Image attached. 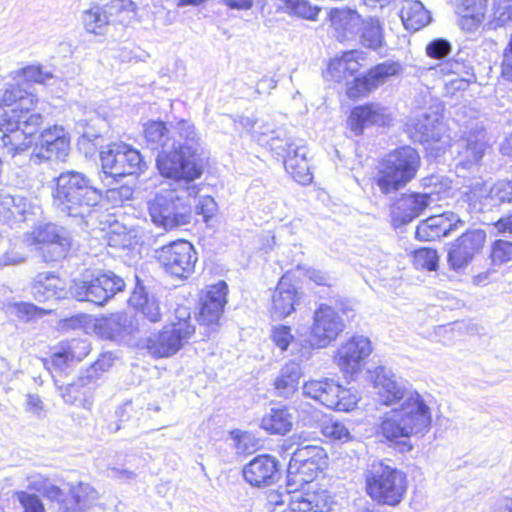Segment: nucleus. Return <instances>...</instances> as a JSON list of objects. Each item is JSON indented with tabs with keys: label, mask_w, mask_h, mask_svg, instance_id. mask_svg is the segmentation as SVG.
I'll return each mask as SVG.
<instances>
[{
	"label": "nucleus",
	"mask_w": 512,
	"mask_h": 512,
	"mask_svg": "<svg viewBox=\"0 0 512 512\" xmlns=\"http://www.w3.org/2000/svg\"><path fill=\"white\" fill-rule=\"evenodd\" d=\"M378 401L392 406L400 401L399 409L385 413L379 425V434L391 443H402L411 436L428 432L432 415L430 408L417 391L408 390L396 375L385 367H377L372 375Z\"/></svg>",
	"instance_id": "f257e3e1"
},
{
	"label": "nucleus",
	"mask_w": 512,
	"mask_h": 512,
	"mask_svg": "<svg viewBox=\"0 0 512 512\" xmlns=\"http://www.w3.org/2000/svg\"><path fill=\"white\" fill-rule=\"evenodd\" d=\"M144 137L147 145L158 151L156 165L162 176L186 182L201 176L196 159L201 137L191 122L181 120L168 127L162 121H151L145 125Z\"/></svg>",
	"instance_id": "f03ea898"
},
{
	"label": "nucleus",
	"mask_w": 512,
	"mask_h": 512,
	"mask_svg": "<svg viewBox=\"0 0 512 512\" xmlns=\"http://www.w3.org/2000/svg\"><path fill=\"white\" fill-rule=\"evenodd\" d=\"M38 97L19 85L8 87L0 99V145L12 157L28 149L43 124V116L34 112Z\"/></svg>",
	"instance_id": "7ed1b4c3"
},
{
	"label": "nucleus",
	"mask_w": 512,
	"mask_h": 512,
	"mask_svg": "<svg viewBox=\"0 0 512 512\" xmlns=\"http://www.w3.org/2000/svg\"><path fill=\"white\" fill-rule=\"evenodd\" d=\"M54 182L53 205L67 216L84 217L102 198L101 191L82 172L64 171L55 178Z\"/></svg>",
	"instance_id": "20e7f679"
},
{
	"label": "nucleus",
	"mask_w": 512,
	"mask_h": 512,
	"mask_svg": "<svg viewBox=\"0 0 512 512\" xmlns=\"http://www.w3.org/2000/svg\"><path fill=\"white\" fill-rule=\"evenodd\" d=\"M199 189L196 185H187L181 190H165L148 202L151 221L165 230L184 226L190 222L192 199Z\"/></svg>",
	"instance_id": "39448f33"
},
{
	"label": "nucleus",
	"mask_w": 512,
	"mask_h": 512,
	"mask_svg": "<svg viewBox=\"0 0 512 512\" xmlns=\"http://www.w3.org/2000/svg\"><path fill=\"white\" fill-rule=\"evenodd\" d=\"M420 166L418 152L403 146L389 152L380 163L376 184L384 194L395 192L409 183Z\"/></svg>",
	"instance_id": "423d86ee"
},
{
	"label": "nucleus",
	"mask_w": 512,
	"mask_h": 512,
	"mask_svg": "<svg viewBox=\"0 0 512 512\" xmlns=\"http://www.w3.org/2000/svg\"><path fill=\"white\" fill-rule=\"evenodd\" d=\"M367 495L379 504L397 506L407 491L406 475L395 467L374 462L365 472Z\"/></svg>",
	"instance_id": "0eeeda50"
},
{
	"label": "nucleus",
	"mask_w": 512,
	"mask_h": 512,
	"mask_svg": "<svg viewBox=\"0 0 512 512\" xmlns=\"http://www.w3.org/2000/svg\"><path fill=\"white\" fill-rule=\"evenodd\" d=\"M124 287L123 278L112 271L86 270L73 280L70 293L79 301L103 305Z\"/></svg>",
	"instance_id": "6e6552de"
},
{
	"label": "nucleus",
	"mask_w": 512,
	"mask_h": 512,
	"mask_svg": "<svg viewBox=\"0 0 512 512\" xmlns=\"http://www.w3.org/2000/svg\"><path fill=\"white\" fill-rule=\"evenodd\" d=\"M271 150L283 159L287 173L301 185H308L312 182L313 175L310 171L307 159L308 149L303 139L287 136L285 132L279 131L269 141Z\"/></svg>",
	"instance_id": "1a4fd4ad"
},
{
	"label": "nucleus",
	"mask_w": 512,
	"mask_h": 512,
	"mask_svg": "<svg viewBox=\"0 0 512 512\" xmlns=\"http://www.w3.org/2000/svg\"><path fill=\"white\" fill-rule=\"evenodd\" d=\"M163 271L176 279H188L195 272L198 260L194 246L186 240L172 241L154 251Z\"/></svg>",
	"instance_id": "9d476101"
},
{
	"label": "nucleus",
	"mask_w": 512,
	"mask_h": 512,
	"mask_svg": "<svg viewBox=\"0 0 512 512\" xmlns=\"http://www.w3.org/2000/svg\"><path fill=\"white\" fill-rule=\"evenodd\" d=\"M195 326L189 319L164 326L157 334L145 341L148 353L154 358H167L175 355L194 334Z\"/></svg>",
	"instance_id": "9b49d317"
},
{
	"label": "nucleus",
	"mask_w": 512,
	"mask_h": 512,
	"mask_svg": "<svg viewBox=\"0 0 512 512\" xmlns=\"http://www.w3.org/2000/svg\"><path fill=\"white\" fill-rule=\"evenodd\" d=\"M303 394L337 411H350L356 406L358 401L355 394L331 378L305 382Z\"/></svg>",
	"instance_id": "f8f14e48"
},
{
	"label": "nucleus",
	"mask_w": 512,
	"mask_h": 512,
	"mask_svg": "<svg viewBox=\"0 0 512 512\" xmlns=\"http://www.w3.org/2000/svg\"><path fill=\"white\" fill-rule=\"evenodd\" d=\"M103 172L112 177L137 174L146 164L140 152L125 143H114L100 153Z\"/></svg>",
	"instance_id": "ddd939ff"
},
{
	"label": "nucleus",
	"mask_w": 512,
	"mask_h": 512,
	"mask_svg": "<svg viewBox=\"0 0 512 512\" xmlns=\"http://www.w3.org/2000/svg\"><path fill=\"white\" fill-rule=\"evenodd\" d=\"M22 242L28 247L40 245L52 248V253H44L45 261H57L66 256L71 247V237L69 232L52 223H46L36 227L31 233L23 235Z\"/></svg>",
	"instance_id": "4468645a"
},
{
	"label": "nucleus",
	"mask_w": 512,
	"mask_h": 512,
	"mask_svg": "<svg viewBox=\"0 0 512 512\" xmlns=\"http://www.w3.org/2000/svg\"><path fill=\"white\" fill-rule=\"evenodd\" d=\"M309 345L314 349L326 348L343 332L345 324L338 312L327 304H320L313 313Z\"/></svg>",
	"instance_id": "2eb2a0df"
},
{
	"label": "nucleus",
	"mask_w": 512,
	"mask_h": 512,
	"mask_svg": "<svg viewBox=\"0 0 512 512\" xmlns=\"http://www.w3.org/2000/svg\"><path fill=\"white\" fill-rule=\"evenodd\" d=\"M70 151V138L59 125L44 129L36 143L31 161L40 164L43 160L65 161Z\"/></svg>",
	"instance_id": "dca6fc26"
},
{
	"label": "nucleus",
	"mask_w": 512,
	"mask_h": 512,
	"mask_svg": "<svg viewBox=\"0 0 512 512\" xmlns=\"http://www.w3.org/2000/svg\"><path fill=\"white\" fill-rule=\"evenodd\" d=\"M486 241V232L482 229H470L462 233L449 246L447 261L454 271L466 268L476 254L480 253Z\"/></svg>",
	"instance_id": "f3484780"
},
{
	"label": "nucleus",
	"mask_w": 512,
	"mask_h": 512,
	"mask_svg": "<svg viewBox=\"0 0 512 512\" xmlns=\"http://www.w3.org/2000/svg\"><path fill=\"white\" fill-rule=\"evenodd\" d=\"M438 192L433 188L424 193L402 194L392 205L393 225L399 227L419 217L431 203L437 200L434 195Z\"/></svg>",
	"instance_id": "a211bd4d"
},
{
	"label": "nucleus",
	"mask_w": 512,
	"mask_h": 512,
	"mask_svg": "<svg viewBox=\"0 0 512 512\" xmlns=\"http://www.w3.org/2000/svg\"><path fill=\"white\" fill-rule=\"evenodd\" d=\"M371 352L372 346L368 337L353 336L338 348L336 361L345 374L353 375L361 370Z\"/></svg>",
	"instance_id": "6ab92c4d"
},
{
	"label": "nucleus",
	"mask_w": 512,
	"mask_h": 512,
	"mask_svg": "<svg viewBox=\"0 0 512 512\" xmlns=\"http://www.w3.org/2000/svg\"><path fill=\"white\" fill-rule=\"evenodd\" d=\"M279 461L269 454L258 455L242 469L244 480L251 486L261 488L275 484L280 478Z\"/></svg>",
	"instance_id": "aec40b11"
},
{
	"label": "nucleus",
	"mask_w": 512,
	"mask_h": 512,
	"mask_svg": "<svg viewBox=\"0 0 512 512\" xmlns=\"http://www.w3.org/2000/svg\"><path fill=\"white\" fill-rule=\"evenodd\" d=\"M468 198L471 205L479 211L501 203H512V181H498L491 187L477 182L468 194Z\"/></svg>",
	"instance_id": "412c9836"
},
{
	"label": "nucleus",
	"mask_w": 512,
	"mask_h": 512,
	"mask_svg": "<svg viewBox=\"0 0 512 512\" xmlns=\"http://www.w3.org/2000/svg\"><path fill=\"white\" fill-rule=\"evenodd\" d=\"M465 222L453 212L430 216L422 220L416 228V238L421 241H433L464 226Z\"/></svg>",
	"instance_id": "4be33fe9"
},
{
	"label": "nucleus",
	"mask_w": 512,
	"mask_h": 512,
	"mask_svg": "<svg viewBox=\"0 0 512 512\" xmlns=\"http://www.w3.org/2000/svg\"><path fill=\"white\" fill-rule=\"evenodd\" d=\"M40 213L41 208L25 197L0 193V221L12 226Z\"/></svg>",
	"instance_id": "5701e85b"
},
{
	"label": "nucleus",
	"mask_w": 512,
	"mask_h": 512,
	"mask_svg": "<svg viewBox=\"0 0 512 512\" xmlns=\"http://www.w3.org/2000/svg\"><path fill=\"white\" fill-rule=\"evenodd\" d=\"M269 338L281 352L288 351L300 361L309 360L312 356V346L309 345L307 338L295 337L288 325H272Z\"/></svg>",
	"instance_id": "b1692460"
},
{
	"label": "nucleus",
	"mask_w": 512,
	"mask_h": 512,
	"mask_svg": "<svg viewBox=\"0 0 512 512\" xmlns=\"http://www.w3.org/2000/svg\"><path fill=\"white\" fill-rule=\"evenodd\" d=\"M457 167L470 169L482 160L487 148L483 131L469 133L455 143Z\"/></svg>",
	"instance_id": "393cba45"
},
{
	"label": "nucleus",
	"mask_w": 512,
	"mask_h": 512,
	"mask_svg": "<svg viewBox=\"0 0 512 512\" xmlns=\"http://www.w3.org/2000/svg\"><path fill=\"white\" fill-rule=\"evenodd\" d=\"M124 0H102L100 5H94L83 12L82 21L87 32L102 35L110 18L122 10Z\"/></svg>",
	"instance_id": "a878e982"
},
{
	"label": "nucleus",
	"mask_w": 512,
	"mask_h": 512,
	"mask_svg": "<svg viewBox=\"0 0 512 512\" xmlns=\"http://www.w3.org/2000/svg\"><path fill=\"white\" fill-rule=\"evenodd\" d=\"M299 299L296 287L286 277H282L272 294V317L279 320L288 317L295 311Z\"/></svg>",
	"instance_id": "bb28decb"
},
{
	"label": "nucleus",
	"mask_w": 512,
	"mask_h": 512,
	"mask_svg": "<svg viewBox=\"0 0 512 512\" xmlns=\"http://www.w3.org/2000/svg\"><path fill=\"white\" fill-rule=\"evenodd\" d=\"M390 120L388 110L376 103L355 107L349 117L351 130L356 134H362L365 127L371 125H385Z\"/></svg>",
	"instance_id": "cd10ccee"
},
{
	"label": "nucleus",
	"mask_w": 512,
	"mask_h": 512,
	"mask_svg": "<svg viewBox=\"0 0 512 512\" xmlns=\"http://www.w3.org/2000/svg\"><path fill=\"white\" fill-rule=\"evenodd\" d=\"M488 0H456L455 12L460 28L467 32L476 31L484 22Z\"/></svg>",
	"instance_id": "c85d7f7f"
},
{
	"label": "nucleus",
	"mask_w": 512,
	"mask_h": 512,
	"mask_svg": "<svg viewBox=\"0 0 512 512\" xmlns=\"http://www.w3.org/2000/svg\"><path fill=\"white\" fill-rule=\"evenodd\" d=\"M365 60L366 53L361 50L346 51L330 61L326 77L341 82L358 72Z\"/></svg>",
	"instance_id": "c756f323"
},
{
	"label": "nucleus",
	"mask_w": 512,
	"mask_h": 512,
	"mask_svg": "<svg viewBox=\"0 0 512 512\" xmlns=\"http://www.w3.org/2000/svg\"><path fill=\"white\" fill-rule=\"evenodd\" d=\"M333 504L332 497L326 490L318 492L293 493L288 509L285 512H328Z\"/></svg>",
	"instance_id": "7c9ffc66"
},
{
	"label": "nucleus",
	"mask_w": 512,
	"mask_h": 512,
	"mask_svg": "<svg viewBox=\"0 0 512 512\" xmlns=\"http://www.w3.org/2000/svg\"><path fill=\"white\" fill-rule=\"evenodd\" d=\"M32 295L39 302L60 299L65 295L64 283L53 273H39L33 281Z\"/></svg>",
	"instance_id": "2f4dec72"
},
{
	"label": "nucleus",
	"mask_w": 512,
	"mask_h": 512,
	"mask_svg": "<svg viewBox=\"0 0 512 512\" xmlns=\"http://www.w3.org/2000/svg\"><path fill=\"white\" fill-rule=\"evenodd\" d=\"M414 130L421 142L440 141L445 133L442 116L437 112H424L414 121Z\"/></svg>",
	"instance_id": "473e14b6"
},
{
	"label": "nucleus",
	"mask_w": 512,
	"mask_h": 512,
	"mask_svg": "<svg viewBox=\"0 0 512 512\" xmlns=\"http://www.w3.org/2000/svg\"><path fill=\"white\" fill-rule=\"evenodd\" d=\"M400 18L407 30L418 31L431 21L430 12L418 0H404L401 4Z\"/></svg>",
	"instance_id": "72a5a7b5"
},
{
	"label": "nucleus",
	"mask_w": 512,
	"mask_h": 512,
	"mask_svg": "<svg viewBox=\"0 0 512 512\" xmlns=\"http://www.w3.org/2000/svg\"><path fill=\"white\" fill-rule=\"evenodd\" d=\"M302 370L296 361L287 362L279 371L274 381V387L277 394L288 398L297 390Z\"/></svg>",
	"instance_id": "f704fd0d"
},
{
	"label": "nucleus",
	"mask_w": 512,
	"mask_h": 512,
	"mask_svg": "<svg viewBox=\"0 0 512 512\" xmlns=\"http://www.w3.org/2000/svg\"><path fill=\"white\" fill-rule=\"evenodd\" d=\"M70 495L71 497L59 507V512H82L97 498L96 490L86 483L73 486L70 489Z\"/></svg>",
	"instance_id": "c9c22d12"
},
{
	"label": "nucleus",
	"mask_w": 512,
	"mask_h": 512,
	"mask_svg": "<svg viewBox=\"0 0 512 512\" xmlns=\"http://www.w3.org/2000/svg\"><path fill=\"white\" fill-rule=\"evenodd\" d=\"M293 419L287 407H272L263 416L261 427L271 434L285 435L292 429Z\"/></svg>",
	"instance_id": "e433bc0d"
},
{
	"label": "nucleus",
	"mask_w": 512,
	"mask_h": 512,
	"mask_svg": "<svg viewBox=\"0 0 512 512\" xmlns=\"http://www.w3.org/2000/svg\"><path fill=\"white\" fill-rule=\"evenodd\" d=\"M320 471L319 462H303L297 463L295 466L293 462H289L287 469V486L294 487L295 490L302 487L304 484L310 483L314 480Z\"/></svg>",
	"instance_id": "4c0bfd02"
},
{
	"label": "nucleus",
	"mask_w": 512,
	"mask_h": 512,
	"mask_svg": "<svg viewBox=\"0 0 512 512\" xmlns=\"http://www.w3.org/2000/svg\"><path fill=\"white\" fill-rule=\"evenodd\" d=\"M357 34H359L360 43L366 48L377 51L384 45L383 28L377 18L364 19Z\"/></svg>",
	"instance_id": "58836bf2"
},
{
	"label": "nucleus",
	"mask_w": 512,
	"mask_h": 512,
	"mask_svg": "<svg viewBox=\"0 0 512 512\" xmlns=\"http://www.w3.org/2000/svg\"><path fill=\"white\" fill-rule=\"evenodd\" d=\"M330 20L335 29L344 31L345 36L357 33L364 19L352 9H332Z\"/></svg>",
	"instance_id": "ea45409f"
},
{
	"label": "nucleus",
	"mask_w": 512,
	"mask_h": 512,
	"mask_svg": "<svg viewBox=\"0 0 512 512\" xmlns=\"http://www.w3.org/2000/svg\"><path fill=\"white\" fill-rule=\"evenodd\" d=\"M438 70L444 76L469 77L470 80H476L472 62L467 59L465 52H458L454 58L441 63Z\"/></svg>",
	"instance_id": "a19ab883"
},
{
	"label": "nucleus",
	"mask_w": 512,
	"mask_h": 512,
	"mask_svg": "<svg viewBox=\"0 0 512 512\" xmlns=\"http://www.w3.org/2000/svg\"><path fill=\"white\" fill-rule=\"evenodd\" d=\"M129 303L136 310H139L150 322H157L161 319L158 301L153 296L149 297L142 288L132 293Z\"/></svg>",
	"instance_id": "79ce46f5"
},
{
	"label": "nucleus",
	"mask_w": 512,
	"mask_h": 512,
	"mask_svg": "<svg viewBox=\"0 0 512 512\" xmlns=\"http://www.w3.org/2000/svg\"><path fill=\"white\" fill-rule=\"evenodd\" d=\"M103 336L109 339H117L133 331L131 321L126 314H114L105 319L101 324Z\"/></svg>",
	"instance_id": "37998d69"
},
{
	"label": "nucleus",
	"mask_w": 512,
	"mask_h": 512,
	"mask_svg": "<svg viewBox=\"0 0 512 512\" xmlns=\"http://www.w3.org/2000/svg\"><path fill=\"white\" fill-rule=\"evenodd\" d=\"M279 9L283 12L306 20H316L320 8L308 0H279Z\"/></svg>",
	"instance_id": "c03bdc74"
},
{
	"label": "nucleus",
	"mask_w": 512,
	"mask_h": 512,
	"mask_svg": "<svg viewBox=\"0 0 512 512\" xmlns=\"http://www.w3.org/2000/svg\"><path fill=\"white\" fill-rule=\"evenodd\" d=\"M401 71V65L396 61H385L371 68L368 73V79L375 89L384 84L390 77L397 75Z\"/></svg>",
	"instance_id": "a18cd8bd"
},
{
	"label": "nucleus",
	"mask_w": 512,
	"mask_h": 512,
	"mask_svg": "<svg viewBox=\"0 0 512 512\" xmlns=\"http://www.w3.org/2000/svg\"><path fill=\"white\" fill-rule=\"evenodd\" d=\"M321 432L325 437L341 443L348 442L352 438L349 430L343 423L331 419L321 424Z\"/></svg>",
	"instance_id": "49530a36"
},
{
	"label": "nucleus",
	"mask_w": 512,
	"mask_h": 512,
	"mask_svg": "<svg viewBox=\"0 0 512 512\" xmlns=\"http://www.w3.org/2000/svg\"><path fill=\"white\" fill-rule=\"evenodd\" d=\"M325 456L326 454L322 447L317 445H305L295 450L289 462H293L295 466L297 463L310 461L319 462Z\"/></svg>",
	"instance_id": "de8ad7c7"
},
{
	"label": "nucleus",
	"mask_w": 512,
	"mask_h": 512,
	"mask_svg": "<svg viewBox=\"0 0 512 512\" xmlns=\"http://www.w3.org/2000/svg\"><path fill=\"white\" fill-rule=\"evenodd\" d=\"M238 454H251L259 448V439L249 432L234 431L231 433Z\"/></svg>",
	"instance_id": "09e8293b"
},
{
	"label": "nucleus",
	"mask_w": 512,
	"mask_h": 512,
	"mask_svg": "<svg viewBox=\"0 0 512 512\" xmlns=\"http://www.w3.org/2000/svg\"><path fill=\"white\" fill-rule=\"evenodd\" d=\"M413 262L417 268L436 270L438 266L437 251L431 248H421L414 252Z\"/></svg>",
	"instance_id": "8fccbe9b"
},
{
	"label": "nucleus",
	"mask_w": 512,
	"mask_h": 512,
	"mask_svg": "<svg viewBox=\"0 0 512 512\" xmlns=\"http://www.w3.org/2000/svg\"><path fill=\"white\" fill-rule=\"evenodd\" d=\"M10 312L20 320L26 322L40 317L46 313L44 309L27 302L14 303L10 306Z\"/></svg>",
	"instance_id": "3c124183"
},
{
	"label": "nucleus",
	"mask_w": 512,
	"mask_h": 512,
	"mask_svg": "<svg viewBox=\"0 0 512 512\" xmlns=\"http://www.w3.org/2000/svg\"><path fill=\"white\" fill-rule=\"evenodd\" d=\"M491 259L495 265H502L512 260V241L496 240L491 248Z\"/></svg>",
	"instance_id": "603ef678"
},
{
	"label": "nucleus",
	"mask_w": 512,
	"mask_h": 512,
	"mask_svg": "<svg viewBox=\"0 0 512 512\" xmlns=\"http://www.w3.org/2000/svg\"><path fill=\"white\" fill-rule=\"evenodd\" d=\"M373 90H375V88L372 87V83L366 74L362 77L355 78L348 84L347 95L351 99H357L361 96L368 95Z\"/></svg>",
	"instance_id": "864d4df0"
},
{
	"label": "nucleus",
	"mask_w": 512,
	"mask_h": 512,
	"mask_svg": "<svg viewBox=\"0 0 512 512\" xmlns=\"http://www.w3.org/2000/svg\"><path fill=\"white\" fill-rule=\"evenodd\" d=\"M115 356L112 352H104L87 370V378L95 380L103 372L108 371L114 363Z\"/></svg>",
	"instance_id": "5fc2aeb1"
},
{
	"label": "nucleus",
	"mask_w": 512,
	"mask_h": 512,
	"mask_svg": "<svg viewBox=\"0 0 512 512\" xmlns=\"http://www.w3.org/2000/svg\"><path fill=\"white\" fill-rule=\"evenodd\" d=\"M295 491L294 487L291 488L288 486L284 490L277 489L269 491L267 494V506L272 510H276L285 503H288L289 505Z\"/></svg>",
	"instance_id": "6e6d98bb"
},
{
	"label": "nucleus",
	"mask_w": 512,
	"mask_h": 512,
	"mask_svg": "<svg viewBox=\"0 0 512 512\" xmlns=\"http://www.w3.org/2000/svg\"><path fill=\"white\" fill-rule=\"evenodd\" d=\"M228 287L224 281L211 285L207 288L205 296L202 298L204 301L212 302L213 304H219L220 307L224 308L227 300Z\"/></svg>",
	"instance_id": "4d7b16f0"
},
{
	"label": "nucleus",
	"mask_w": 512,
	"mask_h": 512,
	"mask_svg": "<svg viewBox=\"0 0 512 512\" xmlns=\"http://www.w3.org/2000/svg\"><path fill=\"white\" fill-rule=\"evenodd\" d=\"M223 309L217 303L213 304L212 302L202 300L199 320L207 325L215 324L220 319Z\"/></svg>",
	"instance_id": "13d9d810"
},
{
	"label": "nucleus",
	"mask_w": 512,
	"mask_h": 512,
	"mask_svg": "<svg viewBox=\"0 0 512 512\" xmlns=\"http://www.w3.org/2000/svg\"><path fill=\"white\" fill-rule=\"evenodd\" d=\"M70 358L73 360H83L91 351L90 343L86 339H72L65 345Z\"/></svg>",
	"instance_id": "bf43d9fd"
},
{
	"label": "nucleus",
	"mask_w": 512,
	"mask_h": 512,
	"mask_svg": "<svg viewBox=\"0 0 512 512\" xmlns=\"http://www.w3.org/2000/svg\"><path fill=\"white\" fill-rule=\"evenodd\" d=\"M195 207L197 214L202 215L205 222H208L218 211L214 198L208 195L200 196Z\"/></svg>",
	"instance_id": "052dcab7"
},
{
	"label": "nucleus",
	"mask_w": 512,
	"mask_h": 512,
	"mask_svg": "<svg viewBox=\"0 0 512 512\" xmlns=\"http://www.w3.org/2000/svg\"><path fill=\"white\" fill-rule=\"evenodd\" d=\"M451 52V44L443 38L432 40L426 46V54L434 59H442Z\"/></svg>",
	"instance_id": "680f3d73"
},
{
	"label": "nucleus",
	"mask_w": 512,
	"mask_h": 512,
	"mask_svg": "<svg viewBox=\"0 0 512 512\" xmlns=\"http://www.w3.org/2000/svg\"><path fill=\"white\" fill-rule=\"evenodd\" d=\"M18 501L22 505L24 512H45L44 505L36 494L28 492H19Z\"/></svg>",
	"instance_id": "e2e57ef3"
},
{
	"label": "nucleus",
	"mask_w": 512,
	"mask_h": 512,
	"mask_svg": "<svg viewBox=\"0 0 512 512\" xmlns=\"http://www.w3.org/2000/svg\"><path fill=\"white\" fill-rule=\"evenodd\" d=\"M22 75L26 81L47 84L53 78V75L44 71L40 66H28L23 68Z\"/></svg>",
	"instance_id": "0e129e2a"
},
{
	"label": "nucleus",
	"mask_w": 512,
	"mask_h": 512,
	"mask_svg": "<svg viewBox=\"0 0 512 512\" xmlns=\"http://www.w3.org/2000/svg\"><path fill=\"white\" fill-rule=\"evenodd\" d=\"M494 18L499 25L512 21V0H495Z\"/></svg>",
	"instance_id": "69168bd1"
},
{
	"label": "nucleus",
	"mask_w": 512,
	"mask_h": 512,
	"mask_svg": "<svg viewBox=\"0 0 512 512\" xmlns=\"http://www.w3.org/2000/svg\"><path fill=\"white\" fill-rule=\"evenodd\" d=\"M85 391L81 383H72L61 388V396L66 403L76 405L79 397L84 395Z\"/></svg>",
	"instance_id": "338daca9"
},
{
	"label": "nucleus",
	"mask_w": 512,
	"mask_h": 512,
	"mask_svg": "<svg viewBox=\"0 0 512 512\" xmlns=\"http://www.w3.org/2000/svg\"><path fill=\"white\" fill-rule=\"evenodd\" d=\"M108 244L112 247L127 248L132 244V236L130 232L125 231L117 232L112 229L107 234Z\"/></svg>",
	"instance_id": "774afa93"
}]
</instances>
